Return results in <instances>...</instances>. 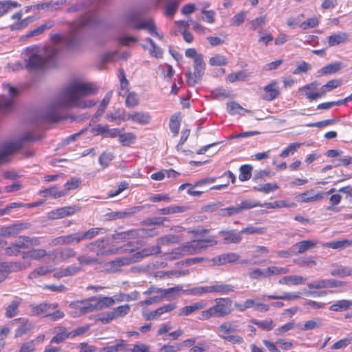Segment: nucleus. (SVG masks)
Instances as JSON below:
<instances>
[{
    "label": "nucleus",
    "mask_w": 352,
    "mask_h": 352,
    "mask_svg": "<svg viewBox=\"0 0 352 352\" xmlns=\"http://www.w3.org/2000/svg\"><path fill=\"white\" fill-rule=\"evenodd\" d=\"M240 232L244 234H263L266 232V228L262 227H256L252 225H249L245 228H243Z\"/></svg>",
    "instance_id": "58"
},
{
    "label": "nucleus",
    "mask_w": 352,
    "mask_h": 352,
    "mask_svg": "<svg viewBox=\"0 0 352 352\" xmlns=\"http://www.w3.org/2000/svg\"><path fill=\"white\" fill-rule=\"evenodd\" d=\"M81 207L78 205L67 206L52 210L47 213L49 220H56L72 216L80 211Z\"/></svg>",
    "instance_id": "9"
},
{
    "label": "nucleus",
    "mask_w": 352,
    "mask_h": 352,
    "mask_svg": "<svg viewBox=\"0 0 352 352\" xmlns=\"http://www.w3.org/2000/svg\"><path fill=\"white\" fill-rule=\"evenodd\" d=\"M250 322L253 324L256 325L261 330L266 331H272L275 327L274 321L272 318H267L263 320H258L256 319H251L250 320Z\"/></svg>",
    "instance_id": "35"
},
{
    "label": "nucleus",
    "mask_w": 352,
    "mask_h": 352,
    "mask_svg": "<svg viewBox=\"0 0 352 352\" xmlns=\"http://www.w3.org/2000/svg\"><path fill=\"white\" fill-rule=\"evenodd\" d=\"M161 252V248L160 245L150 246L142 249L141 250L135 252L133 254V261L135 262L139 261L143 258L160 254Z\"/></svg>",
    "instance_id": "25"
},
{
    "label": "nucleus",
    "mask_w": 352,
    "mask_h": 352,
    "mask_svg": "<svg viewBox=\"0 0 352 352\" xmlns=\"http://www.w3.org/2000/svg\"><path fill=\"white\" fill-rule=\"evenodd\" d=\"M241 211L240 210V208L239 205L234 206H231L228 208H222L220 210V215L224 217H229L237 214L241 213Z\"/></svg>",
    "instance_id": "62"
},
{
    "label": "nucleus",
    "mask_w": 352,
    "mask_h": 352,
    "mask_svg": "<svg viewBox=\"0 0 352 352\" xmlns=\"http://www.w3.org/2000/svg\"><path fill=\"white\" fill-rule=\"evenodd\" d=\"M93 311H97L106 308L111 307L115 304V300L113 297L107 296H100L98 297H90Z\"/></svg>",
    "instance_id": "12"
},
{
    "label": "nucleus",
    "mask_w": 352,
    "mask_h": 352,
    "mask_svg": "<svg viewBox=\"0 0 352 352\" xmlns=\"http://www.w3.org/2000/svg\"><path fill=\"white\" fill-rule=\"evenodd\" d=\"M352 306V301L349 300H340L331 305L329 309L333 311H346Z\"/></svg>",
    "instance_id": "38"
},
{
    "label": "nucleus",
    "mask_w": 352,
    "mask_h": 352,
    "mask_svg": "<svg viewBox=\"0 0 352 352\" xmlns=\"http://www.w3.org/2000/svg\"><path fill=\"white\" fill-rule=\"evenodd\" d=\"M349 40V35L345 32H338L327 37V41L329 47L346 43Z\"/></svg>",
    "instance_id": "26"
},
{
    "label": "nucleus",
    "mask_w": 352,
    "mask_h": 352,
    "mask_svg": "<svg viewBox=\"0 0 352 352\" xmlns=\"http://www.w3.org/2000/svg\"><path fill=\"white\" fill-rule=\"evenodd\" d=\"M5 269L8 271V275L12 272H19L25 268V267L21 262H3Z\"/></svg>",
    "instance_id": "59"
},
{
    "label": "nucleus",
    "mask_w": 352,
    "mask_h": 352,
    "mask_svg": "<svg viewBox=\"0 0 352 352\" xmlns=\"http://www.w3.org/2000/svg\"><path fill=\"white\" fill-rule=\"evenodd\" d=\"M214 302L213 306L201 312L200 320H208L212 317L223 318L232 312V300L230 298H217Z\"/></svg>",
    "instance_id": "3"
},
{
    "label": "nucleus",
    "mask_w": 352,
    "mask_h": 352,
    "mask_svg": "<svg viewBox=\"0 0 352 352\" xmlns=\"http://www.w3.org/2000/svg\"><path fill=\"white\" fill-rule=\"evenodd\" d=\"M239 179L241 182L249 180L252 177V167L249 164L242 165L240 168Z\"/></svg>",
    "instance_id": "51"
},
{
    "label": "nucleus",
    "mask_w": 352,
    "mask_h": 352,
    "mask_svg": "<svg viewBox=\"0 0 352 352\" xmlns=\"http://www.w3.org/2000/svg\"><path fill=\"white\" fill-rule=\"evenodd\" d=\"M301 293L295 292V293H289L285 292L282 295H268L266 296L267 298L269 300H293L298 299L300 297Z\"/></svg>",
    "instance_id": "41"
},
{
    "label": "nucleus",
    "mask_w": 352,
    "mask_h": 352,
    "mask_svg": "<svg viewBox=\"0 0 352 352\" xmlns=\"http://www.w3.org/2000/svg\"><path fill=\"white\" fill-rule=\"evenodd\" d=\"M53 269H50L44 266H40L30 272L28 274V278L31 280L35 279L39 276H45L49 273H51Z\"/></svg>",
    "instance_id": "45"
},
{
    "label": "nucleus",
    "mask_w": 352,
    "mask_h": 352,
    "mask_svg": "<svg viewBox=\"0 0 352 352\" xmlns=\"http://www.w3.org/2000/svg\"><path fill=\"white\" fill-rule=\"evenodd\" d=\"M12 322H17L19 324V327L15 329L14 338H18L23 336L31 331L34 326L30 322L29 319L27 318H18L12 320Z\"/></svg>",
    "instance_id": "15"
},
{
    "label": "nucleus",
    "mask_w": 352,
    "mask_h": 352,
    "mask_svg": "<svg viewBox=\"0 0 352 352\" xmlns=\"http://www.w3.org/2000/svg\"><path fill=\"white\" fill-rule=\"evenodd\" d=\"M22 147L21 141H11L0 146V164L8 162L9 156Z\"/></svg>",
    "instance_id": "10"
},
{
    "label": "nucleus",
    "mask_w": 352,
    "mask_h": 352,
    "mask_svg": "<svg viewBox=\"0 0 352 352\" xmlns=\"http://www.w3.org/2000/svg\"><path fill=\"white\" fill-rule=\"evenodd\" d=\"M47 255V252L44 249H31L29 251L23 252L22 258H31L34 260H40L45 257Z\"/></svg>",
    "instance_id": "31"
},
{
    "label": "nucleus",
    "mask_w": 352,
    "mask_h": 352,
    "mask_svg": "<svg viewBox=\"0 0 352 352\" xmlns=\"http://www.w3.org/2000/svg\"><path fill=\"white\" fill-rule=\"evenodd\" d=\"M324 197L322 192H315L314 190H309L298 195V201L301 203H309L319 201Z\"/></svg>",
    "instance_id": "21"
},
{
    "label": "nucleus",
    "mask_w": 352,
    "mask_h": 352,
    "mask_svg": "<svg viewBox=\"0 0 352 352\" xmlns=\"http://www.w3.org/2000/svg\"><path fill=\"white\" fill-rule=\"evenodd\" d=\"M46 63V60L37 54H32L25 62V67L30 71H37L43 69Z\"/></svg>",
    "instance_id": "16"
},
{
    "label": "nucleus",
    "mask_w": 352,
    "mask_h": 352,
    "mask_svg": "<svg viewBox=\"0 0 352 352\" xmlns=\"http://www.w3.org/2000/svg\"><path fill=\"white\" fill-rule=\"evenodd\" d=\"M262 203L259 201L245 199L241 201L239 206L241 212L246 210H250L256 207H261Z\"/></svg>",
    "instance_id": "50"
},
{
    "label": "nucleus",
    "mask_w": 352,
    "mask_h": 352,
    "mask_svg": "<svg viewBox=\"0 0 352 352\" xmlns=\"http://www.w3.org/2000/svg\"><path fill=\"white\" fill-rule=\"evenodd\" d=\"M69 308L72 309V317H80L89 313L94 312L91 298H88L81 300L70 302Z\"/></svg>",
    "instance_id": "8"
},
{
    "label": "nucleus",
    "mask_w": 352,
    "mask_h": 352,
    "mask_svg": "<svg viewBox=\"0 0 352 352\" xmlns=\"http://www.w3.org/2000/svg\"><path fill=\"white\" fill-rule=\"evenodd\" d=\"M154 234H147L146 230L144 228L130 230L124 232H118L112 235L113 239H135L140 236H153Z\"/></svg>",
    "instance_id": "14"
},
{
    "label": "nucleus",
    "mask_w": 352,
    "mask_h": 352,
    "mask_svg": "<svg viewBox=\"0 0 352 352\" xmlns=\"http://www.w3.org/2000/svg\"><path fill=\"white\" fill-rule=\"evenodd\" d=\"M318 244V241L315 240H304L296 243L294 247L298 250L294 254H300L305 252L306 251L314 248Z\"/></svg>",
    "instance_id": "30"
},
{
    "label": "nucleus",
    "mask_w": 352,
    "mask_h": 352,
    "mask_svg": "<svg viewBox=\"0 0 352 352\" xmlns=\"http://www.w3.org/2000/svg\"><path fill=\"white\" fill-rule=\"evenodd\" d=\"M186 293L188 294L201 296L206 294H211L210 292V286H200L191 288L187 291Z\"/></svg>",
    "instance_id": "54"
},
{
    "label": "nucleus",
    "mask_w": 352,
    "mask_h": 352,
    "mask_svg": "<svg viewBox=\"0 0 352 352\" xmlns=\"http://www.w3.org/2000/svg\"><path fill=\"white\" fill-rule=\"evenodd\" d=\"M209 64L212 66H223L228 64V59L225 56L216 54L209 59Z\"/></svg>",
    "instance_id": "64"
},
{
    "label": "nucleus",
    "mask_w": 352,
    "mask_h": 352,
    "mask_svg": "<svg viewBox=\"0 0 352 352\" xmlns=\"http://www.w3.org/2000/svg\"><path fill=\"white\" fill-rule=\"evenodd\" d=\"M42 192L44 196H52L54 199L60 198L67 195V191L58 190L56 186L46 188Z\"/></svg>",
    "instance_id": "53"
},
{
    "label": "nucleus",
    "mask_w": 352,
    "mask_h": 352,
    "mask_svg": "<svg viewBox=\"0 0 352 352\" xmlns=\"http://www.w3.org/2000/svg\"><path fill=\"white\" fill-rule=\"evenodd\" d=\"M248 76V73L241 70L236 73H230L227 76V80L230 82H234L236 81H243L245 80Z\"/></svg>",
    "instance_id": "60"
},
{
    "label": "nucleus",
    "mask_w": 352,
    "mask_h": 352,
    "mask_svg": "<svg viewBox=\"0 0 352 352\" xmlns=\"http://www.w3.org/2000/svg\"><path fill=\"white\" fill-rule=\"evenodd\" d=\"M136 29H146L148 32L153 36H155L156 37L162 39V36L160 35L157 31V28L155 27L154 23L151 20L144 21L136 25Z\"/></svg>",
    "instance_id": "34"
},
{
    "label": "nucleus",
    "mask_w": 352,
    "mask_h": 352,
    "mask_svg": "<svg viewBox=\"0 0 352 352\" xmlns=\"http://www.w3.org/2000/svg\"><path fill=\"white\" fill-rule=\"evenodd\" d=\"M58 254L61 261H66L76 256V252L72 248H62L60 250Z\"/></svg>",
    "instance_id": "56"
},
{
    "label": "nucleus",
    "mask_w": 352,
    "mask_h": 352,
    "mask_svg": "<svg viewBox=\"0 0 352 352\" xmlns=\"http://www.w3.org/2000/svg\"><path fill=\"white\" fill-rule=\"evenodd\" d=\"M146 41L150 43L151 48L149 50V54L151 56H153L157 58H161L163 56L162 50L157 46L154 41L151 38H146Z\"/></svg>",
    "instance_id": "61"
},
{
    "label": "nucleus",
    "mask_w": 352,
    "mask_h": 352,
    "mask_svg": "<svg viewBox=\"0 0 352 352\" xmlns=\"http://www.w3.org/2000/svg\"><path fill=\"white\" fill-rule=\"evenodd\" d=\"M257 302L255 299L248 298L246 299L243 303L235 302L234 307L241 312H243L248 309L256 307Z\"/></svg>",
    "instance_id": "49"
},
{
    "label": "nucleus",
    "mask_w": 352,
    "mask_h": 352,
    "mask_svg": "<svg viewBox=\"0 0 352 352\" xmlns=\"http://www.w3.org/2000/svg\"><path fill=\"white\" fill-rule=\"evenodd\" d=\"M87 249L96 253L97 257H102L111 254H120L122 248H114L109 237H103L95 240L86 245Z\"/></svg>",
    "instance_id": "4"
},
{
    "label": "nucleus",
    "mask_w": 352,
    "mask_h": 352,
    "mask_svg": "<svg viewBox=\"0 0 352 352\" xmlns=\"http://www.w3.org/2000/svg\"><path fill=\"white\" fill-rule=\"evenodd\" d=\"M332 267L333 269L331 271V275L333 276L344 278L352 274L351 269L339 265L337 263L333 264Z\"/></svg>",
    "instance_id": "33"
},
{
    "label": "nucleus",
    "mask_w": 352,
    "mask_h": 352,
    "mask_svg": "<svg viewBox=\"0 0 352 352\" xmlns=\"http://www.w3.org/2000/svg\"><path fill=\"white\" fill-rule=\"evenodd\" d=\"M136 140V136L133 133H120L119 135V142L122 146H130L131 144H133Z\"/></svg>",
    "instance_id": "47"
},
{
    "label": "nucleus",
    "mask_w": 352,
    "mask_h": 352,
    "mask_svg": "<svg viewBox=\"0 0 352 352\" xmlns=\"http://www.w3.org/2000/svg\"><path fill=\"white\" fill-rule=\"evenodd\" d=\"M125 105L128 108H134L139 104L140 98L137 93L131 91L126 94Z\"/></svg>",
    "instance_id": "43"
},
{
    "label": "nucleus",
    "mask_w": 352,
    "mask_h": 352,
    "mask_svg": "<svg viewBox=\"0 0 352 352\" xmlns=\"http://www.w3.org/2000/svg\"><path fill=\"white\" fill-rule=\"evenodd\" d=\"M341 69V63L335 62L325 65L319 70V73L322 75H329L338 72Z\"/></svg>",
    "instance_id": "42"
},
{
    "label": "nucleus",
    "mask_w": 352,
    "mask_h": 352,
    "mask_svg": "<svg viewBox=\"0 0 352 352\" xmlns=\"http://www.w3.org/2000/svg\"><path fill=\"white\" fill-rule=\"evenodd\" d=\"M182 287L181 286H176L175 287L168 288L165 290L164 294H161L159 295H155L153 296H151L144 300L140 301L139 302V305L140 307H146L148 305H152L153 303H156L159 301H160L166 295L173 293V292H179L182 290Z\"/></svg>",
    "instance_id": "20"
},
{
    "label": "nucleus",
    "mask_w": 352,
    "mask_h": 352,
    "mask_svg": "<svg viewBox=\"0 0 352 352\" xmlns=\"http://www.w3.org/2000/svg\"><path fill=\"white\" fill-rule=\"evenodd\" d=\"M305 282V278L300 276H284L282 278H280L278 281V283L281 285H300Z\"/></svg>",
    "instance_id": "40"
},
{
    "label": "nucleus",
    "mask_w": 352,
    "mask_h": 352,
    "mask_svg": "<svg viewBox=\"0 0 352 352\" xmlns=\"http://www.w3.org/2000/svg\"><path fill=\"white\" fill-rule=\"evenodd\" d=\"M208 229H197L189 231L199 239H194L182 244L178 248L179 253L182 255H192L201 252L204 249L216 245L218 241L216 236L204 237V234L208 233Z\"/></svg>",
    "instance_id": "2"
},
{
    "label": "nucleus",
    "mask_w": 352,
    "mask_h": 352,
    "mask_svg": "<svg viewBox=\"0 0 352 352\" xmlns=\"http://www.w3.org/2000/svg\"><path fill=\"white\" fill-rule=\"evenodd\" d=\"M194 72H188L186 74V82L189 86H194L204 74L206 64L203 56H198L193 60Z\"/></svg>",
    "instance_id": "6"
},
{
    "label": "nucleus",
    "mask_w": 352,
    "mask_h": 352,
    "mask_svg": "<svg viewBox=\"0 0 352 352\" xmlns=\"http://www.w3.org/2000/svg\"><path fill=\"white\" fill-rule=\"evenodd\" d=\"M219 336L226 341H228L232 344H241L243 343L244 340L242 336L232 334L238 330V326L232 324L230 322H224L221 324L218 328Z\"/></svg>",
    "instance_id": "5"
},
{
    "label": "nucleus",
    "mask_w": 352,
    "mask_h": 352,
    "mask_svg": "<svg viewBox=\"0 0 352 352\" xmlns=\"http://www.w3.org/2000/svg\"><path fill=\"white\" fill-rule=\"evenodd\" d=\"M98 87L91 82H85L78 80L72 81L62 91L54 105V109L47 112L46 118L50 122H58L61 117L58 109H65L73 106L80 108L94 107L96 102L91 100L82 101L81 98L96 94Z\"/></svg>",
    "instance_id": "1"
},
{
    "label": "nucleus",
    "mask_w": 352,
    "mask_h": 352,
    "mask_svg": "<svg viewBox=\"0 0 352 352\" xmlns=\"http://www.w3.org/2000/svg\"><path fill=\"white\" fill-rule=\"evenodd\" d=\"M14 104L12 98H7L4 96H0V113H6L10 111Z\"/></svg>",
    "instance_id": "48"
},
{
    "label": "nucleus",
    "mask_w": 352,
    "mask_h": 352,
    "mask_svg": "<svg viewBox=\"0 0 352 352\" xmlns=\"http://www.w3.org/2000/svg\"><path fill=\"white\" fill-rule=\"evenodd\" d=\"M342 83V82L340 79L331 80L321 87L320 93H309L308 99L310 101H312L320 98L324 96L327 92L331 91V90L341 86Z\"/></svg>",
    "instance_id": "13"
},
{
    "label": "nucleus",
    "mask_w": 352,
    "mask_h": 352,
    "mask_svg": "<svg viewBox=\"0 0 352 352\" xmlns=\"http://www.w3.org/2000/svg\"><path fill=\"white\" fill-rule=\"evenodd\" d=\"M135 210L132 211H112L105 214L107 221H113L119 219L129 217L135 213Z\"/></svg>",
    "instance_id": "37"
},
{
    "label": "nucleus",
    "mask_w": 352,
    "mask_h": 352,
    "mask_svg": "<svg viewBox=\"0 0 352 352\" xmlns=\"http://www.w3.org/2000/svg\"><path fill=\"white\" fill-rule=\"evenodd\" d=\"M118 78L120 81V87L118 89V95L120 96H125L129 93V82L126 78L125 72L123 68H120L118 70Z\"/></svg>",
    "instance_id": "28"
},
{
    "label": "nucleus",
    "mask_w": 352,
    "mask_h": 352,
    "mask_svg": "<svg viewBox=\"0 0 352 352\" xmlns=\"http://www.w3.org/2000/svg\"><path fill=\"white\" fill-rule=\"evenodd\" d=\"M301 146V144L299 142H294L289 144L285 149L282 151L280 153V157L282 158H285L289 155V154L294 153Z\"/></svg>",
    "instance_id": "63"
},
{
    "label": "nucleus",
    "mask_w": 352,
    "mask_h": 352,
    "mask_svg": "<svg viewBox=\"0 0 352 352\" xmlns=\"http://www.w3.org/2000/svg\"><path fill=\"white\" fill-rule=\"evenodd\" d=\"M127 118L133 123L140 125L148 124L151 120V116L149 113L136 111L128 113Z\"/></svg>",
    "instance_id": "17"
},
{
    "label": "nucleus",
    "mask_w": 352,
    "mask_h": 352,
    "mask_svg": "<svg viewBox=\"0 0 352 352\" xmlns=\"http://www.w3.org/2000/svg\"><path fill=\"white\" fill-rule=\"evenodd\" d=\"M23 299L16 297L6 308L5 316L7 318H12L19 313V307L22 303Z\"/></svg>",
    "instance_id": "29"
},
{
    "label": "nucleus",
    "mask_w": 352,
    "mask_h": 352,
    "mask_svg": "<svg viewBox=\"0 0 352 352\" xmlns=\"http://www.w3.org/2000/svg\"><path fill=\"white\" fill-rule=\"evenodd\" d=\"M55 335L50 340L51 344H60L68 338H72L71 331L64 326H58L54 329Z\"/></svg>",
    "instance_id": "19"
},
{
    "label": "nucleus",
    "mask_w": 352,
    "mask_h": 352,
    "mask_svg": "<svg viewBox=\"0 0 352 352\" xmlns=\"http://www.w3.org/2000/svg\"><path fill=\"white\" fill-rule=\"evenodd\" d=\"M58 307V303H47L41 302L38 305H30L31 315L32 316H40L41 314L47 313L49 310L56 309Z\"/></svg>",
    "instance_id": "23"
},
{
    "label": "nucleus",
    "mask_w": 352,
    "mask_h": 352,
    "mask_svg": "<svg viewBox=\"0 0 352 352\" xmlns=\"http://www.w3.org/2000/svg\"><path fill=\"white\" fill-rule=\"evenodd\" d=\"M54 25V21H48L37 27L36 28L30 31L27 34V36H34L42 34L45 30L50 29Z\"/></svg>",
    "instance_id": "46"
},
{
    "label": "nucleus",
    "mask_w": 352,
    "mask_h": 352,
    "mask_svg": "<svg viewBox=\"0 0 352 352\" xmlns=\"http://www.w3.org/2000/svg\"><path fill=\"white\" fill-rule=\"evenodd\" d=\"M263 90L264 93L262 96V99L267 102H271L278 98L281 94L278 82L276 80H272L263 87Z\"/></svg>",
    "instance_id": "11"
},
{
    "label": "nucleus",
    "mask_w": 352,
    "mask_h": 352,
    "mask_svg": "<svg viewBox=\"0 0 352 352\" xmlns=\"http://www.w3.org/2000/svg\"><path fill=\"white\" fill-rule=\"evenodd\" d=\"M234 291V287L230 284H217L210 285L211 294L226 295Z\"/></svg>",
    "instance_id": "32"
},
{
    "label": "nucleus",
    "mask_w": 352,
    "mask_h": 352,
    "mask_svg": "<svg viewBox=\"0 0 352 352\" xmlns=\"http://www.w3.org/2000/svg\"><path fill=\"white\" fill-rule=\"evenodd\" d=\"M180 118L179 114H174L170 118L169 128L173 136H177L180 128Z\"/></svg>",
    "instance_id": "44"
},
{
    "label": "nucleus",
    "mask_w": 352,
    "mask_h": 352,
    "mask_svg": "<svg viewBox=\"0 0 352 352\" xmlns=\"http://www.w3.org/2000/svg\"><path fill=\"white\" fill-rule=\"evenodd\" d=\"M19 250L21 252L23 249H29L35 246H38L41 244L39 237L34 236L30 237L28 236H20L19 240L15 242Z\"/></svg>",
    "instance_id": "18"
},
{
    "label": "nucleus",
    "mask_w": 352,
    "mask_h": 352,
    "mask_svg": "<svg viewBox=\"0 0 352 352\" xmlns=\"http://www.w3.org/2000/svg\"><path fill=\"white\" fill-rule=\"evenodd\" d=\"M289 272V269L286 267L271 266L265 269V276L267 277L274 275L285 274Z\"/></svg>",
    "instance_id": "55"
},
{
    "label": "nucleus",
    "mask_w": 352,
    "mask_h": 352,
    "mask_svg": "<svg viewBox=\"0 0 352 352\" xmlns=\"http://www.w3.org/2000/svg\"><path fill=\"white\" fill-rule=\"evenodd\" d=\"M26 228L27 226L22 223L13 224L8 226H2L0 228V236L10 237L14 236Z\"/></svg>",
    "instance_id": "24"
},
{
    "label": "nucleus",
    "mask_w": 352,
    "mask_h": 352,
    "mask_svg": "<svg viewBox=\"0 0 352 352\" xmlns=\"http://www.w3.org/2000/svg\"><path fill=\"white\" fill-rule=\"evenodd\" d=\"M219 234L223 237L225 243H239L242 240L241 233L235 230H223Z\"/></svg>",
    "instance_id": "22"
},
{
    "label": "nucleus",
    "mask_w": 352,
    "mask_h": 352,
    "mask_svg": "<svg viewBox=\"0 0 352 352\" xmlns=\"http://www.w3.org/2000/svg\"><path fill=\"white\" fill-rule=\"evenodd\" d=\"M21 6L17 1L7 0L0 1V17L8 13L10 10Z\"/></svg>",
    "instance_id": "39"
},
{
    "label": "nucleus",
    "mask_w": 352,
    "mask_h": 352,
    "mask_svg": "<svg viewBox=\"0 0 352 352\" xmlns=\"http://www.w3.org/2000/svg\"><path fill=\"white\" fill-rule=\"evenodd\" d=\"M102 228H91L84 232H75L66 236L67 244L79 243L85 240H91L103 232Z\"/></svg>",
    "instance_id": "7"
},
{
    "label": "nucleus",
    "mask_w": 352,
    "mask_h": 352,
    "mask_svg": "<svg viewBox=\"0 0 352 352\" xmlns=\"http://www.w3.org/2000/svg\"><path fill=\"white\" fill-rule=\"evenodd\" d=\"M323 247L331 248L334 250L343 249L346 247H352V240L342 239L338 241H333L328 243H325Z\"/></svg>",
    "instance_id": "36"
},
{
    "label": "nucleus",
    "mask_w": 352,
    "mask_h": 352,
    "mask_svg": "<svg viewBox=\"0 0 352 352\" xmlns=\"http://www.w3.org/2000/svg\"><path fill=\"white\" fill-rule=\"evenodd\" d=\"M116 318L126 316L131 311V306L128 304L120 305L112 309Z\"/></svg>",
    "instance_id": "57"
},
{
    "label": "nucleus",
    "mask_w": 352,
    "mask_h": 352,
    "mask_svg": "<svg viewBox=\"0 0 352 352\" xmlns=\"http://www.w3.org/2000/svg\"><path fill=\"white\" fill-rule=\"evenodd\" d=\"M206 306V303L204 300H199L192 303L190 305L184 306L182 307L179 312L180 316H187L192 314Z\"/></svg>",
    "instance_id": "27"
},
{
    "label": "nucleus",
    "mask_w": 352,
    "mask_h": 352,
    "mask_svg": "<svg viewBox=\"0 0 352 352\" xmlns=\"http://www.w3.org/2000/svg\"><path fill=\"white\" fill-rule=\"evenodd\" d=\"M320 23V16H312L307 19L306 21L299 24V27L302 30H307L309 28H314Z\"/></svg>",
    "instance_id": "52"
}]
</instances>
